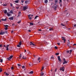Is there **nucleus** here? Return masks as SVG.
<instances>
[{
	"instance_id": "obj_1",
	"label": "nucleus",
	"mask_w": 76,
	"mask_h": 76,
	"mask_svg": "<svg viewBox=\"0 0 76 76\" xmlns=\"http://www.w3.org/2000/svg\"><path fill=\"white\" fill-rule=\"evenodd\" d=\"M58 7V5H56V6H55L53 5V6H52V8H54V10H56L57 8Z\"/></svg>"
},
{
	"instance_id": "obj_2",
	"label": "nucleus",
	"mask_w": 76,
	"mask_h": 76,
	"mask_svg": "<svg viewBox=\"0 0 76 76\" xmlns=\"http://www.w3.org/2000/svg\"><path fill=\"white\" fill-rule=\"evenodd\" d=\"M64 66H63L62 67H61L60 69V70L61 71H62L63 72H64Z\"/></svg>"
},
{
	"instance_id": "obj_3",
	"label": "nucleus",
	"mask_w": 76,
	"mask_h": 76,
	"mask_svg": "<svg viewBox=\"0 0 76 76\" xmlns=\"http://www.w3.org/2000/svg\"><path fill=\"white\" fill-rule=\"evenodd\" d=\"M58 60L59 61H60V62H61V59L60 58V57L59 56H58Z\"/></svg>"
},
{
	"instance_id": "obj_4",
	"label": "nucleus",
	"mask_w": 76,
	"mask_h": 76,
	"mask_svg": "<svg viewBox=\"0 0 76 76\" xmlns=\"http://www.w3.org/2000/svg\"><path fill=\"white\" fill-rule=\"evenodd\" d=\"M21 15V12H20L18 13V15L17 16V17H19V16L20 17Z\"/></svg>"
},
{
	"instance_id": "obj_5",
	"label": "nucleus",
	"mask_w": 76,
	"mask_h": 76,
	"mask_svg": "<svg viewBox=\"0 0 76 76\" xmlns=\"http://www.w3.org/2000/svg\"><path fill=\"white\" fill-rule=\"evenodd\" d=\"M62 39L63 40H64V41H66V39H65V38H64V37H61Z\"/></svg>"
},
{
	"instance_id": "obj_6",
	"label": "nucleus",
	"mask_w": 76,
	"mask_h": 76,
	"mask_svg": "<svg viewBox=\"0 0 76 76\" xmlns=\"http://www.w3.org/2000/svg\"><path fill=\"white\" fill-rule=\"evenodd\" d=\"M67 62L66 61H64L63 62V64H67Z\"/></svg>"
},
{
	"instance_id": "obj_7",
	"label": "nucleus",
	"mask_w": 76,
	"mask_h": 76,
	"mask_svg": "<svg viewBox=\"0 0 76 76\" xmlns=\"http://www.w3.org/2000/svg\"><path fill=\"white\" fill-rule=\"evenodd\" d=\"M23 10H26L27 9H28V8L26 7H23Z\"/></svg>"
},
{
	"instance_id": "obj_8",
	"label": "nucleus",
	"mask_w": 76,
	"mask_h": 76,
	"mask_svg": "<svg viewBox=\"0 0 76 76\" xmlns=\"http://www.w3.org/2000/svg\"><path fill=\"white\" fill-rule=\"evenodd\" d=\"M67 45L69 47H71V46H70V42H67Z\"/></svg>"
},
{
	"instance_id": "obj_9",
	"label": "nucleus",
	"mask_w": 76,
	"mask_h": 76,
	"mask_svg": "<svg viewBox=\"0 0 76 76\" xmlns=\"http://www.w3.org/2000/svg\"><path fill=\"white\" fill-rule=\"evenodd\" d=\"M9 19L10 20H13V17H12L11 18H9Z\"/></svg>"
},
{
	"instance_id": "obj_10",
	"label": "nucleus",
	"mask_w": 76,
	"mask_h": 76,
	"mask_svg": "<svg viewBox=\"0 0 76 76\" xmlns=\"http://www.w3.org/2000/svg\"><path fill=\"white\" fill-rule=\"evenodd\" d=\"M4 34V32H2V31H1V32H0V35H3Z\"/></svg>"
},
{
	"instance_id": "obj_11",
	"label": "nucleus",
	"mask_w": 76,
	"mask_h": 76,
	"mask_svg": "<svg viewBox=\"0 0 76 76\" xmlns=\"http://www.w3.org/2000/svg\"><path fill=\"white\" fill-rule=\"evenodd\" d=\"M25 2L26 4H28L29 3V1H26Z\"/></svg>"
},
{
	"instance_id": "obj_12",
	"label": "nucleus",
	"mask_w": 76,
	"mask_h": 76,
	"mask_svg": "<svg viewBox=\"0 0 76 76\" xmlns=\"http://www.w3.org/2000/svg\"><path fill=\"white\" fill-rule=\"evenodd\" d=\"M59 0V4H62V0Z\"/></svg>"
},
{
	"instance_id": "obj_13",
	"label": "nucleus",
	"mask_w": 76,
	"mask_h": 76,
	"mask_svg": "<svg viewBox=\"0 0 76 76\" xmlns=\"http://www.w3.org/2000/svg\"><path fill=\"white\" fill-rule=\"evenodd\" d=\"M7 20V19L6 18L4 19H1V20L3 21H5Z\"/></svg>"
},
{
	"instance_id": "obj_14",
	"label": "nucleus",
	"mask_w": 76,
	"mask_h": 76,
	"mask_svg": "<svg viewBox=\"0 0 76 76\" xmlns=\"http://www.w3.org/2000/svg\"><path fill=\"white\" fill-rule=\"evenodd\" d=\"M54 2L55 3H57V2H58V0H55Z\"/></svg>"
},
{
	"instance_id": "obj_15",
	"label": "nucleus",
	"mask_w": 76,
	"mask_h": 76,
	"mask_svg": "<svg viewBox=\"0 0 76 76\" xmlns=\"http://www.w3.org/2000/svg\"><path fill=\"white\" fill-rule=\"evenodd\" d=\"M20 7V6L19 5H17V7H16V8L17 9H18Z\"/></svg>"
},
{
	"instance_id": "obj_16",
	"label": "nucleus",
	"mask_w": 76,
	"mask_h": 76,
	"mask_svg": "<svg viewBox=\"0 0 76 76\" xmlns=\"http://www.w3.org/2000/svg\"><path fill=\"white\" fill-rule=\"evenodd\" d=\"M48 2V0H45V4L47 3Z\"/></svg>"
},
{
	"instance_id": "obj_17",
	"label": "nucleus",
	"mask_w": 76,
	"mask_h": 76,
	"mask_svg": "<svg viewBox=\"0 0 76 76\" xmlns=\"http://www.w3.org/2000/svg\"><path fill=\"white\" fill-rule=\"evenodd\" d=\"M7 16H8V17L11 16V15L9 14L8 13H7Z\"/></svg>"
},
{
	"instance_id": "obj_18",
	"label": "nucleus",
	"mask_w": 76,
	"mask_h": 76,
	"mask_svg": "<svg viewBox=\"0 0 76 76\" xmlns=\"http://www.w3.org/2000/svg\"><path fill=\"white\" fill-rule=\"evenodd\" d=\"M69 13H66V16H67V17H68L69 15Z\"/></svg>"
},
{
	"instance_id": "obj_19",
	"label": "nucleus",
	"mask_w": 76,
	"mask_h": 76,
	"mask_svg": "<svg viewBox=\"0 0 76 76\" xmlns=\"http://www.w3.org/2000/svg\"><path fill=\"white\" fill-rule=\"evenodd\" d=\"M7 12V10H5L4 12V13L5 14H6Z\"/></svg>"
},
{
	"instance_id": "obj_20",
	"label": "nucleus",
	"mask_w": 76,
	"mask_h": 76,
	"mask_svg": "<svg viewBox=\"0 0 76 76\" xmlns=\"http://www.w3.org/2000/svg\"><path fill=\"white\" fill-rule=\"evenodd\" d=\"M34 73L33 71H31V72H30V73L31 74H33Z\"/></svg>"
},
{
	"instance_id": "obj_21",
	"label": "nucleus",
	"mask_w": 76,
	"mask_h": 76,
	"mask_svg": "<svg viewBox=\"0 0 76 76\" xmlns=\"http://www.w3.org/2000/svg\"><path fill=\"white\" fill-rule=\"evenodd\" d=\"M13 57V56L12 55H11V56L9 58H10L11 59V58H12V57Z\"/></svg>"
},
{
	"instance_id": "obj_22",
	"label": "nucleus",
	"mask_w": 76,
	"mask_h": 76,
	"mask_svg": "<svg viewBox=\"0 0 76 76\" xmlns=\"http://www.w3.org/2000/svg\"><path fill=\"white\" fill-rule=\"evenodd\" d=\"M3 61V60L2 59H1V60H0V62L1 63H2Z\"/></svg>"
},
{
	"instance_id": "obj_23",
	"label": "nucleus",
	"mask_w": 76,
	"mask_h": 76,
	"mask_svg": "<svg viewBox=\"0 0 76 76\" xmlns=\"http://www.w3.org/2000/svg\"><path fill=\"white\" fill-rule=\"evenodd\" d=\"M44 73H41V74H40V75L42 76L44 75Z\"/></svg>"
},
{
	"instance_id": "obj_24",
	"label": "nucleus",
	"mask_w": 76,
	"mask_h": 76,
	"mask_svg": "<svg viewBox=\"0 0 76 76\" xmlns=\"http://www.w3.org/2000/svg\"><path fill=\"white\" fill-rule=\"evenodd\" d=\"M10 13H11L12 14H13V11L12 10H11L10 11Z\"/></svg>"
},
{
	"instance_id": "obj_25",
	"label": "nucleus",
	"mask_w": 76,
	"mask_h": 76,
	"mask_svg": "<svg viewBox=\"0 0 76 76\" xmlns=\"http://www.w3.org/2000/svg\"><path fill=\"white\" fill-rule=\"evenodd\" d=\"M55 54H56V56H58V55H59V53H56Z\"/></svg>"
},
{
	"instance_id": "obj_26",
	"label": "nucleus",
	"mask_w": 76,
	"mask_h": 76,
	"mask_svg": "<svg viewBox=\"0 0 76 76\" xmlns=\"http://www.w3.org/2000/svg\"><path fill=\"white\" fill-rule=\"evenodd\" d=\"M4 34H7V31H5L4 32Z\"/></svg>"
},
{
	"instance_id": "obj_27",
	"label": "nucleus",
	"mask_w": 76,
	"mask_h": 76,
	"mask_svg": "<svg viewBox=\"0 0 76 76\" xmlns=\"http://www.w3.org/2000/svg\"><path fill=\"white\" fill-rule=\"evenodd\" d=\"M31 65H32V64H31V62H30V63L29 64V66H31Z\"/></svg>"
},
{
	"instance_id": "obj_28",
	"label": "nucleus",
	"mask_w": 76,
	"mask_h": 76,
	"mask_svg": "<svg viewBox=\"0 0 76 76\" xmlns=\"http://www.w3.org/2000/svg\"><path fill=\"white\" fill-rule=\"evenodd\" d=\"M5 75H6V76H8L9 75V74L8 73H6Z\"/></svg>"
},
{
	"instance_id": "obj_29",
	"label": "nucleus",
	"mask_w": 76,
	"mask_h": 76,
	"mask_svg": "<svg viewBox=\"0 0 76 76\" xmlns=\"http://www.w3.org/2000/svg\"><path fill=\"white\" fill-rule=\"evenodd\" d=\"M15 2L16 3H18V0H16V1H15Z\"/></svg>"
},
{
	"instance_id": "obj_30",
	"label": "nucleus",
	"mask_w": 76,
	"mask_h": 76,
	"mask_svg": "<svg viewBox=\"0 0 76 76\" xmlns=\"http://www.w3.org/2000/svg\"><path fill=\"white\" fill-rule=\"evenodd\" d=\"M30 25H34V24L32 23H30Z\"/></svg>"
},
{
	"instance_id": "obj_31",
	"label": "nucleus",
	"mask_w": 76,
	"mask_h": 76,
	"mask_svg": "<svg viewBox=\"0 0 76 76\" xmlns=\"http://www.w3.org/2000/svg\"><path fill=\"white\" fill-rule=\"evenodd\" d=\"M21 22V20H20L18 22H17L19 24L20 23V22Z\"/></svg>"
},
{
	"instance_id": "obj_32",
	"label": "nucleus",
	"mask_w": 76,
	"mask_h": 76,
	"mask_svg": "<svg viewBox=\"0 0 76 76\" xmlns=\"http://www.w3.org/2000/svg\"><path fill=\"white\" fill-rule=\"evenodd\" d=\"M53 28H50V29H49V31H52L53 30Z\"/></svg>"
},
{
	"instance_id": "obj_33",
	"label": "nucleus",
	"mask_w": 76,
	"mask_h": 76,
	"mask_svg": "<svg viewBox=\"0 0 76 76\" xmlns=\"http://www.w3.org/2000/svg\"><path fill=\"white\" fill-rule=\"evenodd\" d=\"M44 68V67H42V68L41 71H42Z\"/></svg>"
},
{
	"instance_id": "obj_34",
	"label": "nucleus",
	"mask_w": 76,
	"mask_h": 76,
	"mask_svg": "<svg viewBox=\"0 0 76 76\" xmlns=\"http://www.w3.org/2000/svg\"><path fill=\"white\" fill-rule=\"evenodd\" d=\"M20 45H21V42H20V43H19V44Z\"/></svg>"
},
{
	"instance_id": "obj_35",
	"label": "nucleus",
	"mask_w": 76,
	"mask_h": 76,
	"mask_svg": "<svg viewBox=\"0 0 76 76\" xmlns=\"http://www.w3.org/2000/svg\"><path fill=\"white\" fill-rule=\"evenodd\" d=\"M55 49H56V50H57L58 49L57 47H56V46H55Z\"/></svg>"
},
{
	"instance_id": "obj_36",
	"label": "nucleus",
	"mask_w": 76,
	"mask_h": 76,
	"mask_svg": "<svg viewBox=\"0 0 76 76\" xmlns=\"http://www.w3.org/2000/svg\"><path fill=\"white\" fill-rule=\"evenodd\" d=\"M8 29V27H6L5 28V30H7Z\"/></svg>"
},
{
	"instance_id": "obj_37",
	"label": "nucleus",
	"mask_w": 76,
	"mask_h": 76,
	"mask_svg": "<svg viewBox=\"0 0 76 76\" xmlns=\"http://www.w3.org/2000/svg\"><path fill=\"white\" fill-rule=\"evenodd\" d=\"M19 57L20 58L22 57V55L21 54H20V56H19Z\"/></svg>"
},
{
	"instance_id": "obj_38",
	"label": "nucleus",
	"mask_w": 76,
	"mask_h": 76,
	"mask_svg": "<svg viewBox=\"0 0 76 76\" xmlns=\"http://www.w3.org/2000/svg\"><path fill=\"white\" fill-rule=\"evenodd\" d=\"M40 58L39 57V58L37 59V61H39V60H40Z\"/></svg>"
},
{
	"instance_id": "obj_39",
	"label": "nucleus",
	"mask_w": 76,
	"mask_h": 76,
	"mask_svg": "<svg viewBox=\"0 0 76 76\" xmlns=\"http://www.w3.org/2000/svg\"><path fill=\"white\" fill-rule=\"evenodd\" d=\"M11 69L13 70L14 69V68L13 66H12L11 68Z\"/></svg>"
},
{
	"instance_id": "obj_40",
	"label": "nucleus",
	"mask_w": 76,
	"mask_h": 76,
	"mask_svg": "<svg viewBox=\"0 0 76 76\" xmlns=\"http://www.w3.org/2000/svg\"><path fill=\"white\" fill-rule=\"evenodd\" d=\"M22 58L23 59H24L25 60H26V57H23V58Z\"/></svg>"
},
{
	"instance_id": "obj_41",
	"label": "nucleus",
	"mask_w": 76,
	"mask_h": 76,
	"mask_svg": "<svg viewBox=\"0 0 76 76\" xmlns=\"http://www.w3.org/2000/svg\"><path fill=\"white\" fill-rule=\"evenodd\" d=\"M7 59L8 60H10V57L8 58H7Z\"/></svg>"
},
{
	"instance_id": "obj_42",
	"label": "nucleus",
	"mask_w": 76,
	"mask_h": 76,
	"mask_svg": "<svg viewBox=\"0 0 76 76\" xmlns=\"http://www.w3.org/2000/svg\"><path fill=\"white\" fill-rule=\"evenodd\" d=\"M18 66H21V64H18Z\"/></svg>"
},
{
	"instance_id": "obj_43",
	"label": "nucleus",
	"mask_w": 76,
	"mask_h": 76,
	"mask_svg": "<svg viewBox=\"0 0 76 76\" xmlns=\"http://www.w3.org/2000/svg\"><path fill=\"white\" fill-rule=\"evenodd\" d=\"M38 17V16H36V17H35V19H37V17Z\"/></svg>"
},
{
	"instance_id": "obj_44",
	"label": "nucleus",
	"mask_w": 76,
	"mask_h": 76,
	"mask_svg": "<svg viewBox=\"0 0 76 76\" xmlns=\"http://www.w3.org/2000/svg\"><path fill=\"white\" fill-rule=\"evenodd\" d=\"M9 47V45H7V46L6 47V48H8Z\"/></svg>"
},
{
	"instance_id": "obj_45",
	"label": "nucleus",
	"mask_w": 76,
	"mask_h": 76,
	"mask_svg": "<svg viewBox=\"0 0 76 76\" xmlns=\"http://www.w3.org/2000/svg\"><path fill=\"white\" fill-rule=\"evenodd\" d=\"M51 58H52V59H54V58L53 56H52L51 57Z\"/></svg>"
},
{
	"instance_id": "obj_46",
	"label": "nucleus",
	"mask_w": 76,
	"mask_h": 76,
	"mask_svg": "<svg viewBox=\"0 0 76 76\" xmlns=\"http://www.w3.org/2000/svg\"><path fill=\"white\" fill-rule=\"evenodd\" d=\"M25 66H22V68L23 69L24 68H25Z\"/></svg>"
},
{
	"instance_id": "obj_47",
	"label": "nucleus",
	"mask_w": 76,
	"mask_h": 76,
	"mask_svg": "<svg viewBox=\"0 0 76 76\" xmlns=\"http://www.w3.org/2000/svg\"><path fill=\"white\" fill-rule=\"evenodd\" d=\"M4 26L5 27H8V26L7 25H4Z\"/></svg>"
},
{
	"instance_id": "obj_48",
	"label": "nucleus",
	"mask_w": 76,
	"mask_h": 76,
	"mask_svg": "<svg viewBox=\"0 0 76 76\" xmlns=\"http://www.w3.org/2000/svg\"><path fill=\"white\" fill-rule=\"evenodd\" d=\"M20 45H17V47H20Z\"/></svg>"
},
{
	"instance_id": "obj_49",
	"label": "nucleus",
	"mask_w": 76,
	"mask_h": 76,
	"mask_svg": "<svg viewBox=\"0 0 76 76\" xmlns=\"http://www.w3.org/2000/svg\"><path fill=\"white\" fill-rule=\"evenodd\" d=\"M2 44H1V45H0V48L1 47H2Z\"/></svg>"
},
{
	"instance_id": "obj_50",
	"label": "nucleus",
	"mask_w": 76,
	"mask_h": 76,
	"mask_svg": "<svg viewBox=\"0 0 76 76\" xmlns=\"http://www.w3.org/2000/svg\"><path fill=\"white\" fill-rule=\"evenodd\" d=\"M2 71V70L1 69H0V72H1Z\"/></svg>"
},
{
	"instance_id": "obj_51",
	"label": "nucleus",
	"mask_w": 76,
	"mask_h": 76,
	"mask_svg": "<svg viewBox=\"0 0 76 76\" xmlns=\"http://www.w3.org/2000/svg\"><path fill=\"white\" fill-rule=\"evenodd\" d=\"M66 53H69V51H67Z\"/></svg>"
},
{
	"instance_id": "obj_52",
	"label": "nucleus",
	"mask_w": 76,
	"mask_h": 76,
	"mask_svg": "<svg viewBox=\"0 0 76 76\" xmlns=\"http://www.w3.org/2000/svg\"><path fill=\"white\" fill-rule=\"evenodd\" d=\"M45 44H48V43L47 42H45Z\"/></svg>"
},
{
	"instance_id": "obj_53",
	"label": "nucleus",
	"mask_w": 76,
	"mask_h": 76,
	"mask_svg": "<svg viewBox=\"0 0 76 76\" xmlns=\"http://www.w3.org/2000/svg\"><path fill=\"white\" fill-rule=\"evenodd\" d=\"M63 60L64 61H66V60H65V58H63Z\"/></svg>"
},
{
	"instance_id": "obj_54",
	"label": "nucleus",
	"mask_w": 76,
	"mask_h": 76,
	"mask_svg": "<svg viewBox=\"0 0 76 76\" xmlns=\"http://www.w3.org/2000/svg\"><path fill=\"white\" fill-rule=\"evenodd\" d=\"M30 43H31L30 45H32V44H33V43H32L31 42H30Z\"/></svg>"
},
{
	"instance_id": "obj_55",
	"label": "nucleus",
	"mask_w": 76,
	"mask_h": 76,
	"mask_svg": "<svg viewBox=\"0 0 76 76\" xmlns=\"http://www.w3.org/2000/svg\"><path fill=\"white\" fill-rule=\"evenodd\" d=\"M7 4H4L3 6H7Z\"/></svg>"
},
{
	"instance_id": "obj_56",
	"label": "nucleus",
	"mask_w": 76,
	"mask_h": 76,
	"mask_svg": "<svg viewBox=\"0 0 76 76\" xmlns=\"http://www.w3.org/2000/svg\"><path fill=\"white\" fill-rule=\"evenodd\" d=\"M74 27H76V24L74 25Z\"/></svg>"
},
{
	"instance_id": "obj_57",
	"label": "nucleus",
	"mask_w": 76,
	"mask_h": 76,
	"mask_svg": "<svg viewBox=\"0 0 76 76\" xmlns=\"http://www.w3.org/2000/svg\"><path fill=\"white\" fill-rule=\"evenodd\" d=\"M24 0H22V3H23L24 2L23 1Z\"/></svg>"
},
{
	"instance_id": "obj_58",
	"label": "nucleus",
	"mask_w": 76,
	"mask_h": 76,
	"mask_svg": "<svg viewBox=\"0 0 76 76\" xmlns=\"http://www.w3.org/2000/svg\"><path fill=\"white\" fill-rule=\"evenodd\" d=\"M57 44L58 45H60V43H57Z\"/></svg>"
},
{
	"instance_id": "obj_59",
	"label": "nucleus",
	"mask_w": 76,
	"mask_h": 76,
	"mask_svg": "<svg viewBox=\"0 0 76 76\" xmlns=\"http://www.w3.org/2000/svg\"><path fill=\"white\" fill-rule=\"evenodd\" d=\"M10 5H11V7H12V4L11 3V4H10Z\"/></svg>"
},
{
	"instance_id": "obj_60",
	"label": "nucleus",
	"mask_w": 76,
	"mask_h": 76,
	"mask_svg": "<svg viewBox=\"0 0 76 76\" xmlns=\"http://www.w3.org/2000/svg\"><path fill=\"white\" fill-rule=\"evenodd\" d=\"M32 45H33V46H36L33 43L32 44Z\"/></svg>"
},
{
	"instance_id": "obj_61",
	"label": "nucleus",
	"mask_w": 76,
	"mask_h": 76,
	"mask_svg": "<svg viewBox=\"0 0 76 76\" xmlns=\"http://www.w3.org/2000/svg\"><path fill=\"white\" fill-rule=\"evenodd\" d=\"M6 50H7V51H8V48H7Z\"/></svg>"
},
{
	"instance_id": "obj_62",
	"label": "nucleus",
	"mask_w": 76,
	"mask_h": 76,
	"mask_svg": "<svg viewBox=\"0 0 76 76\" xmlns=\"http://www.w3.org/2000/svg\"><path fill=\"white\" fill-rule=\"evenodd\" d=\"M73 45H76V44H74Z\"/></svg>"
},
{
	"instance_id": "obj_63",
	"label": "nucleus",
	"mask_w": 76,
	"mask_h": 76,
	"mask_svg": "<svg viewBox=\"0 0 76 76\" xmlns=\"http://www.w3.org/2000/svg\"><path fill=\"white\" fill-rule=\"evenodd\" d=\"M28 31L29 32H31V30H28Z\"/></svg>"
},
{
	"instance_id": "obj_64",
	"label": "nucleus",
	"mask_w": 76,
	"mask_h": 76,
	"mask_svg": "<svg viewBox=\"0 0 76 76\" xmlns=\"http://www.w3.org/2000/svg\"><path fill=\"white\" fill-rule=\"evenodd\" d=\"M31 18H32L31 17H30V18H29V19L30 20H31Z\"/></svg>"
}]
</instances>
